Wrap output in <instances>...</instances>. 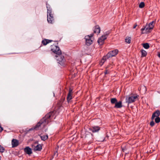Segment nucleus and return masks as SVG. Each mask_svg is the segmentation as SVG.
Instances as JSON below:
<instances>
[{"mask_svg": "<svg viewBox=\"0 0 160 160\" xmlns=\"http://www.w3.org/2000/svg\"><path fill=\"white\" fill-rule=\"evenodd\" d=\"M54 115V112H51L47 113L45 116L33 128L30 129H35L37 130L41 125L44 127L51 122V119L53 117Z\"/></svg>", "mask_w": 160, "mask_h": 160, "instance_id": "obj_1", "label": "nucleus"}, {"mask_svg": "<svg viewBox=\"0 0 160 160\" xmlns=\"http://www.w3.org/2000/svg\"><path fill=\"white\" fill-rule=\"evenodd\" d=\"M108 58H106V55L105 56L103 57L102 58L101 61V63H102L101 65H103V64L105 62V61Z\"/></svg>", "mask_w": 160, "mask_h": 160, "instance_id": "obj_21", "label": "nucleus"}, {"mask_svg": "<svg viewBox=\"0 0 160 160\" xmlns=\"http://www.w3.org/2000/svg\"><path fill=\"white\" fill-rule=\"evenodd\" d=\"M72 90L71 88H69V92L68 93L67 97V101L68 103H69L71 100L72 98L73 95H72Z\"/></svg>", "mask_w": 160, "mask_h": 160, "instance_id": "obj_9", "label": "nucleus"}, {"mask_svg": "<svg viewBox=\"0 0 160 160\" xmlns=\"http://www.w3.org/2000/svg\"><path fill=\"white\" fill-rule=\"evenodd\" d=\"M142 45L143 47L146 49H148L150 47L149 44L147 43H143Z\"/></svg>", "mask_w": 160, "mask_h": 160, "instance_id": "obj_24", "label": "nucleus"}, {"mask_svg": "<svg viewBox=\"0 0 160 160\" xmlns=\"http://www.w3.org/2000/svg\"><path fill=\"white\" fill-rule=\"evenodd\" d=\"M122 102L121 101H119L118 102H117L115 103V105L114 106L115 108H121L122 107Z\"/></svg>", "mask_w": 160, "mask_h": 160, "instance_id": "obj_17", "label": "nucleus"}, {"mask_svg": "<svg viewBox=\"0 0 160 160\" xmlns=\"http://www.w3.org/2000/svg\"><path fill=\"white\" fill-rule=\"evenodd\" d=\"M85 38L86 40V44L87 45L89 46L92 43L93 40L90 38L89 35L85 36Z\"/></svg>", "mask_w": 160, "mask_h": 160, "instance_id": "obj_7", "label": "nucleus"}, {"mask_svg": "<svg viewBox=\"0 0 160 160\" xmlns=\"http://www.w3.org/2000/svg\"><path fill=\"white\" fill-rule=\"evenodd\" d=\"M92 142H88V143H89V144H90Z\"/></svg>", "mask_w": 160, "mask_h": 160, "instance_id": "obj_38", "label": "nucleus"}, {"mask_svg": "<svg viewBox=\"0 0 160 160\" xmlns=\"http://www.w3.org/2000/svg\"><path fill=\"white\" fill-rule=\"evenodd\" d=\"M160 115V112L159 110H157L154 112L152 114L151 119L153 120L155 118V122L156 123H158L160 122V118L159 117V116Z\"/></svg>", "mask_w": 160, "mask_h": 160, "instance_id": "obj_4", "label": "nucleus"}, {"mask_svg": "<svg viewBox=\"0 0 160 160\" xmlns=\"http://www.w3.org/2000/svg\"><path fill=\"white\" fill-rule=\"evenodd\" d=\"M93 34H91L90 35H89V37H90V38H91L92 39H93L92 37L93 36Z\"/></svg>", "mask_w": 160, "mask_h": 160, "instance_id": "obj_34", "label": "nucleus"}, {"mask_svg": "<svg viewBox=\"0 0 160 160\" xmlns=\"http://www.w3.org/2000/svg\"><path fill=\"white\" fill-rule=\"evenodd\" d=\"M118 52V50L117 49H115L113 51H110L106 55V58H110L116 56Z\"/></svg>", "mask_w": 160, "mask_h": 160, "instance_id": "obj_6", "label": "nucleus"}, {"mask_svg": "<svg viewBox=\"0 0 160 160\" xmlns=\"http://www.w3.org/2000/svg\"><path fill=\"white\" fill-rule=\"evenodd\" d=\"M138 95L136 96H131L128 97V100L126 101L128 103H132L134 102L135 101V99L138 98Z\"/></svg>", "mask_w": 160, "mask_h": 160, "instance_id": "obj_10", "label": "nucleus"}, {"mask_svg": "<svg viewBox=\"0 0 160 160\" xmlns=\"http://www.w3.org/2000/svg\"><path fill=\"white\" fill-rule=\"evenodd\" d=\"M24 152L27 154L30 155L32 153L31 149L29 147H27L24 149Z\"/></svg>", "mask_w": 160, "mask_h": 160, "instance_id": "obj_14", "label": "nucleus"}, {"mask_svg": "<svg viewBox=\"0 0 160 160\" xmlns=\"http://www.w3.org/2000/svg\"><path fill=\"white\" fill-rule=\"evenodd\" d=\"M121 148L123 152H125L127 149V148L123 145H122L121 146Z\"/></svg>", "mask_w": 160, "mask_h": 160, "instance_id": "obj_28", "label": "nucleus"}, {"mask_svg": "<svg viewBox=\"0 0 160 160\" xmlns=\"http://www.w3.org/2000/svg\"><path fill=\"white\" fill-rule=\"evenodd\" d=\"M53 41L47 39H44L42 41V43L44 45H46L48 43L51 42Z\"/></svg>", "mask_w": 160, "mask_h": 160, "instance_id": "obj_18", "label": "nucleus"}, {"mask_svg": "<svg viewBox=\"0 0 160 160\" xmlns=\"http://www.w3.org/2000/svg\"><path fill=\"white\" fill-rule=\"evenodd\" d=\"M100 129V128L99 126H94L89 128V130L93 133L98 132Z\"/></svg>", "mask_w": 160, "mask_h": 160, "instance_id": "obj_11", "label": "nucleus"}, {"mask_svg": "<svg viewBox=\"0 0 160 160\" xmlns=\"http://www.w3.org/2000/svg\"><path fill=\"white\" fill-rule=\"evenodd\" d=\"M158 57L160 58V53H159L158 54Z\"/></svg>", "mask_w": 160, "mask_h": 160, "instance_id": "obj_36", "label": "nucleus"}, {"mask_svg": "<svg viewBox=\"0 0 160 160\" xmlns=\"http://www.w3.org/2000/svg\"><path fill=\"white\" fill-rule=\"evenodd\" d=\"M155 21H152L149 24H147L145 26L141 29V34L145 33H149L150 32V30H152L154 27L153 23H155Z\"/></svg>", "mask_w": 160, "mask_h": 160, "instance_id": "obj_2", "label": "nucleus"}, {"mask_svg": "<svg viewBox=\"0 0 160 160\" xmlns=\"http://www.w3.org/2000/svg\"><path fill=\"white\" fill-rule=\"evenodd\" d=\"M137 26V24H135L133 27V28H136V27Z\"/></svg>", "mask_w": 160, "mask_h": 160, "instance_id": "obj_35", "label": "nucleus"}, {"mask_svg": "<svg viewBox=\"0 0 160 160\" xmlns=\"http://www.w3.org/2000/svg\"><path fill=\"white\" fill-rule=\"evenodd\" d=\"M40 137L42 140L43 141H45L48 138V135H44L42 136H40Z\"/></svg>", "mask_w": 160, "mask_h": 160, "instance_id": "obj_19", "label": "nucleus"}, {"mask_svg": "<svg viewBox=\"0 0 160 160\" xmlns=\"http://www.w3.org/2000/svg\"><path fill=\"white\" fill-rule=\"evenodd\" d=\"M46 5L47 10H52L50 5L47 2H46Z\"/></svg>", "mask_w": 160, "mask_h": 160, "instance_id": "obj_27", "label": "nucleus"}, {"mask_svg": "<svg viewBox=\"0 0 160 160\" xmlns=\"http://www.w3.org/2000/svg\"><path fill=\"white\" fill-rule=\"evenodd\" d=\"M12 147H17L18 145V141L15 139H13L12 141Z\"/></svg>", "mask_w": 160, "mask_h": 160, "instance_id": "obj_16", "label": "nucleus"}, {"mask_svg": "<svg viewBox=\"0 0 160 160\" xmlns=\"http://www.w3.org/2000/svg\"><path fill=\"white\" fill-rule=\"evenodd\" d=\"M55 42H58V41H55Z\"/></svg>", "mask_w": 160, "mask_h": 160, "instance_id": "obj_40", "label": "nucleus"}, {"mask_svg": "<svg viewBox=\"0 0 160 160\" xmlns=\"http://www.w3.org/2000/svg\"><path fill=\"white\" fill-rule=\"evenodd\" d=\"M65 99V97L62 98H61L60 100V103L61 104H62L64 101Z\"/></svg>", "mask_w": 160, "mask_h": 160, "instance_id": "obj_31", "label": "nucleus"}, {"mask_svg": "<svg viewBox=\"0 0 160 160\" xmlns=\"http://www.w3.org/2000/svg\"><path fill=\"white\" fill-rule=\"evenodd\" d=\"M145 6V3L143 2H141L139 4V7L140 8H142Z\"/></svg>", "mask_w": 160, "mask_h": 160, "instance_id": "obj_25", "label": "nucleus"}, {"mask_svg": "<svg viewBox=\"0 0 160 160\" xmlns=\"http://www.w3.org/2000/svg\"><path fill=\"white\" fill-rule=\"evenodd\" d=\"M1 156H0V160H1Z\"/></svg>", "mask_w": 160, "mask_h": 160, "instance_id": "obj_39", "label": "nucleus"}, {"mask_svg": "<svg viewBox=\"0 0 160 160\" xmlns=\"http://www.w3.org/2000/svg\"><path fill=\"white\" fill-rule=\"evenodd\" d=\"M56 59L58 63L61 66L64 67L67 64L66 60L62 54H59L55 55Z\"/></svg>", "mask_w": 160, "mask_h": 160, "instance_id": "obj_3", "label": "nucleus"}, {"mask_svg": "<svg viewBox=\"0 0 160 160\" xmlns=\"http://www.w3.org/2000/svg\"><path fill=\"white\" fill-rule=\"evenodd\" d=\"M155 125V123L153 121V120H152V121L150 122V126L152 127L153 126Z\"/></svg>", "mask_w": 160, "mask_h": 160, "instance_id": "obj_30", "label": "nucleus"}, {"mask_svg": "<svg viewBox=\"0 0 160 160\" xmlns=\"http://www.w3.org/2000/svg\"><path fill=\"white\" fill-rule=\"evenodd\" d=\"M131 38L130 37H127L125 39V42L129 44L131 42Z\"/></svg>", "mask_w": 160, "mask_h": 160, "instance_id": "obj_20", "label": "nucleus"}, {"mask_svg": "<svg viewBox=\"0 0 160 160\" xmlns=\"http://www.w3.org/2000/svg\"><path fill=\"white\" fill-rule=\"evenodd\" d=\"M104 73L105 75H106L107 74H109V72L107 70H106L105 71Z\"/></svg>", "mask_w": 160, "mask_h": 160, "instance_id": "obj_32", "label": "nucleus"}, {"mask_svg": "<svg viewBox=\"0 0 160 160\" xmlns=\"http://www.w3.org/2000/svg\"><path fill=\"white\" fill-rule=\"evenodd\" d=\"M117 100L115 98H112L111 99V102L112 104H115L117 102Z\"/></svg>", "mask_w": 160, "mask_h": 160, "instance_id": "obj_23", "label": "nucleus"}, {"mask_svg": "<svg viewBox=\"0 0 160 160\" xmlns=\"http://www.w3.org/2000/svg\"><path fill=\"white\" fill-rule=\"evenodd\" d=\"M100 28L98 25L95 26L94 27V32L97 34L99 33L100 32Z\"/></svg>", "mask_w": 160, "mask_h": 160, "instance_id": "obj_15", "label": "nucleus"}, {"mask_svg": "<svg viewBox=\"0 0 160 160\" xmlns=\"http://www.w3.org/2000/svg\"><path fill=\"white\" fill-rule=\"evenodd\" d=\"M51 51L56 55L62 54L61 50H60L59 47L58 46L54 44L51 45Z\"/></svg>", "mask_w": 160, "mask_h": 160, "instance_id": "obj_5", "label": "nucleus"}, {"mask_svg": "<svg viewBox=\"0 0 160 160\" xmlns=\"http://www.w3.org/2000/svg\"><path fill=\"white\" fill-rule=\"evenodd\" d=\"M141 51L142 53L141 57H145L147 55V52L145 50H141Z\"/></svg>", "mask_w": 160, "mask_h": 160, "instance_id": "obj_22", "label": "nucleus"}, {"mask_svg": "<svg viewBox=\"0 0 160 160\" xmlns=\"http://www.w3.org/2000/svg\"><path fill=\"white\" fill-rule=\"evenodd\" d=\"M53 14L52 13V10H47V15H52Z\"/></svg>", "mask_w": 160, "mask_h": 160, "instance_id": "obj_29", "label": "nucleus"}, {"mask_svg": "<svg viewBox=\"0 0 160 160\" xmlns=\"http://www.w3.org/2000/svg\"><path fill=\"white\" fill-rule=\"evenodd\" d=\"M32 147L34 151H40L42 149V146L40 144H38L36 146L32 145Z\"/></svg>", "mask_w": 160, "mask_h": 160, "instance_id": "obj_13", "label": "nucleus"}, {"mask_svg": "<svg viewBox=\"0 0 160 160\" xmlns=\"http://www.w3.org/2000/svg\"><path fill=\"white\" fill-rule=\"evenodd\" d=\"M47 20L48 23H53L54 22V19L53 17V14L47 15Z\"/></svg>", "mask_w": 160, "mask_h": 160, "instance_id": "obj_12", "label": "nucleus"}, {"mask_svg": "<svg viewBox=\"0 0 160 160\" xmlns=\"http://www.w3.org/2000/svg\"><path fill=\"white\" fill-rule=\"evenodd\" d=\"M4 148L3 146L0 145V152L2 153L4 152Z\"/></svg>", "mask_w": 160, "mask_h": 160, "instance_id": "obj_26", "label": "nucleus"}, {"mask_svg": "<svg viewBox=\"0 0 160 160\" xmlns=\"http://www.w3.org/2000/svg\"><path fill=\"white\" fill-rule=\"evenodd\" d=\"M3 128L1 127V124L0 123V132H2V131L3 130Z\"/></svg>", "mask_w": 160, "mask_h": 160, "instance_id": "obj_33", "label": "nucleus"}, {"mask_svg": "<svg viewBox=\"0 0 160 160\" xmlns=\"http://www.w3.org/2000/svg\"><path fill=\"white\" fill-rule=\"evenodd\" d=\"M107 35H103L100 37L98 41V42L100 45H102L104 43V41L107 39Z\"/></svg>", "mask_w": 160, "mask_h": 160, "instance_id": "obj_8", "label": "nucleus"}, {"mask_svg": "<svg viewBox=\"0 0 160 160\" xmlns=\"http://www.w3.org/2000/svg\"><path fill=\"white\" fill-rule=\"evenodd\" d=\"M38 143V142H35V144H36V143L37 144V143Z\"/></svg>", "mask_w": 160, "mask_h": 160, "instance_id": "obj_37", "label": "nucleus"}]
</instances>
